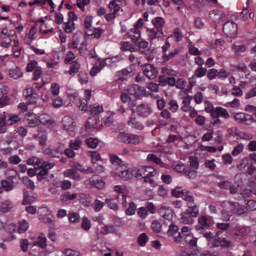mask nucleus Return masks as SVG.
<instances>
[{
  "label": "nucleus",
  "instance_id": "nucleus-41",
  "mask_svg": "<svg viewBox=\"0 0 256 256\" xmlns=\"http://www.w3.org/2000/svg\"><path fill=\"white\" fill-rule=\"evenodd\" d=\"M68 220L71 223H78L80 220V216L78 213L76 212H70L68 214Z\"/></svg>",
  "mask_w": 256,
  "mask_h": 256
},
{
  "label": "nucleus",
  "instance_id": "nucleus-47",
  "mask_svg": "<svg viewBox=\"0 0 256 256\" xmlns=\"http://www.w3.org/2000/svg\"><path fill=\"white\" fill-rule=\"evenodd\" d=\"M108 6L110 10L115 14H116L120 9V6L116 3V0H112L110 2Z\"/></svg>",
  "mask_w": 256,
  "mask_h": 256
},
{
  "label": "nucleus",
  "instance_id": "nucleus-49",
  "mask_svg": "<svg viewBox=\"0 0 256 256\" xmlns=\"http://www.w3.org/2000/svg\"><path fill=\"white\" fill-rule=\"evenodd\" d=\"M114 226L113 225H106L102 228L100 233L106 235L108 233L114 232Z\"/></svg>",
  "mask_w": 256,
  "mask_h": 256
},
{
  "label": "nucleus",
  "instance_id": "nucleus-17",
  "mask_svg": "<svg viewBox=\"0 0 256 256\" xmlns=\"http://www.w3.org/2000/svg\"><path fill=\"white\" fill-rule=\"evenodd\" d=\"M219 246L224 248H229L232 247V244L230 241L224 238L219 240L218 238L216 242L212 244L211 247H217Z\"/></svg>",
  "mask_w": 256,
  "mask_h": 256
},
{
  "label": "nucleus",
  "instance_id": "nucleus-40",
  "mask_svg": "<svg viewBox=\"0 0 256 256\" xmlns=\"http://www.w3.org/2000/svg\"><path fill=\"white\" fill-rule=\"evenodd\" d=\"M28 227V223L26 220H22L18 222V232L19 233H23L27 230Z\"/></svg>",
  "mask_w": 256,
  "mask_h": 256
},
{
  "label": "nucleus",
  "instance_id": "nucleus-61",
  "mask_svg": "<svg viewBox=\"0 0 256 256\" xmlns=\"http://www.w3.org/2000/svg\"><path fill=\"white\" fill-rule=\"evenodd\" d=\"M110 162L114 165H120L122 163V160L117 156L114 154H109Z\"/></svg>",
  "mask_w": 256,
  "mask_h": 256
},
{
  "label": "nucleus",
  "instance_id": "nucleus-57",
  "mask_svg": "<svg viewBox=\"0 0 256 256\" xmlns=\"http://www.w3.org/2000/svg\"><path fill=\"white\" fill-rule=\"evenodd\" d=\"M90 110L92 114L97 115L103 112V107L102 106H96L95 104L90 106Z\"/></svg>",
  "mask_w": 256,
  "mask_h": 256
},
{
  "label": "nucleus",
  "instance_id": "nucleus-13",
  "mask_svg": "<svg viewBox=\"0 0 256 256\" xmlns=\"http://www.w3.org/2000/svg\"><path fill=\"white\" fill-rule=\"evenodd\" d=\"M62 126L66 130H72L76 126V122L69 116H65L62 120Z\"/></svg>",
  "mask_w": 256,
  "mask_h": 256
},
{
  "label": "nucleus",
  "instance_id": "nucleus-6",
  "mask_svg": "<svg viewBox=\"0 0 256 256\" xmlns=\"http://www.w3.org/2000/svg\"><path fill=\"white\" fill-rule=\"evenodd\" d=\"M143 73L150 80L155 79L158 74V70L153 65L144 64L142 66Z\"/></svg>",
  "mask_w": 256,
  "mask_h": 256
},
{
  "label": "nucleus",
  "instance_id": "nucleus-20",
  "mask_svg": "<svg viewBox=\"0 0 256 256\" xmlns=\"http://www.w3.org/2000/svg\"><path fill=\"white\" fill-rule=\"evenodd\" d=\"M36 32V26L31 28L29 32L26 34L24 39L25 44L30 45L32 42L34 40V36Z\"/></svg>",
  "mask_w": 256,
  "mask_h": 256
},
{
  "label": "nucleus",
  "instance_id": "nucleus-53",
  "mask_svg": "<svg viewBox=\"0 0 256 256\" xmlns=\"http://www.w3.org/2000/svg\"><path fill=\"white\" fill-rule=\"evenodd\" d=\"M130 134H120L118 136V140L120 142L130 144Z\"/></svg>",
  "mask_w": 256,
  "mask_h": 256
},
{
  "label": "nucleus",
  "instance_id": "nucleus-12",
  "mask_svg": "<svg viewBox=\"0 0 256 256\" xmlns=\"http://www.w3.org/2000/svg\"><path fill=\"white\" fill-rule=\"evenodd\" d=\"M220 116L227 119L230 118V114L225 108L221 107H216L214 111L212 112V117L213 118H218Z\"/></svg>",
  "mask_w": 256,
  "mask_h": 256
},
{
  "label": "nucleus",
  "instance_id": "nucleus-55",
  "mask_svg": "<svg viewBox=\"0 0 256 256\" xmlns=\"http://www.w3.org/2000/svg\"><path fill=\"white\" fill-rule=\"evenodd\" d=\"M76 194H70V192H68L64 194H62L60 196V200L62 201H67L68 200H73L77 198Z\"/></svg>",
  "mask_w": 256,
  "mask_h": 256
},
{
  "label": "nucleus",
  "instance_id": "nucleus-11",
  "mask_svg": "<svg viewBox=\"0 0 256 256\" xmlns=\"http://www.w3.org/2000/svg\"><path fill=\"white\" fill-rule=\"evenodd\" d=\"M158 213L160 216L168 220H170L173 217V211L169 207L162 206L158 209Z\"/></svg>",
  "mask_w": 256,
  "mask_h": 256
},
{
  "label": "nucleus",
  "instance_id": "nucleus-18",
  "mask_svg": "<svg viewBox=\"0 0 256 256\" xmlns=\"http://www.w3.org/2000/svg\"><path fill=\"white\" fill-rule=\"evenodd\" d=\"M13 208V204L10 200H5L0 204V211L2 212H10Z\"/></svg>",
  "mask_w": 256,
  "mask_h": 256
},
{
  "label": "nucleus",
  "instance_id": "nucleus-62",
  "mask_svg": "<svg viewBox=\"0 0 256 256\" xmlns=\"http://www.w3.org/2000/svg\"><path fill=\"white\" fill-rule=\"evenodd\" d=\"M146 86L152 92H156L158 91V84L156 83L153 82H146Z\"/></svg>",
  "mask_w": 256,
  "mask_h": 256
},
{
  "label": "nucleus",
  "instance_id": "nucleus-64",
  "mask_svg": "<svg viewBox=\"0 0 256 256\" xmlns=\"http://www.w3.org/2000/svg\"><path fill=\"white\" fill-rule=\"evenodd\" d=\"M184 174L188 176L190 179H194L197 176V172L196 171V170H191L187 168L185 171Z\"/></svg>",
  "mask_w": 256,
  "mask_h": 256
},
{
  "label": "nucleus",
  "instance_id": "nucleus-31",
  "mask_svg": "<svg viewBox=\"0 0 256 256\" xmlns=\"http://www.w3.org/2000/svg\"><path fill=\"white\" fill-rule=\"evenodd\" d=\"M186 212H188L192 218L196 217L198 214V209L196 206L194 205V204H188V208Z\"/></svg>",
  "mask_w": 256,
  "mask_h": 256
},
{
  "label": "nucleus",
  "instance_id": "nucleus-34",
  "mask_svg": "<svg viewBox=\"0 0 256 256\" xmlns=\"http://www.w3.org/2000/svg\"><path fill=\"white\" fill-rule=\"evenodd\" d=\"M152 22L156 28L162 30L165 21L162 17H156L153 19Z\"/></svg>",
  "mask_w": 256,
  "mask_h": 256
},
{
  "label": "nucleus",
  "instance_id": "nucleus-26",
  "mask_svg": "<svg viewBox=\"0 0 256 256\" xmlns=\"http://www.w3.org/2000/svg\"><path fill=\"white\" fill-rule=\"evenodd\" d=\"M12 180H3L0 182V184L2 188L6 192L12 190L14 188Z\"/></svg>",
  "mask_w": 256,
  "mask_h": 256
},
{
  "label": "nucleus",
  "instance_id": "nucleus-48",
  "mask_svg": "<svg viewBox=\"0 0 256 256\" xmlns=\"http://www.w3.org/2000/svg\"><path fill=\"white\" fill-rule=\"evenodd\" d=\"M249 158L248 157H244L240 160L237 164V168L240 170H243L249 165Z\"/></svg>",
  "mask_w": 256,
  "mask_h": 256
},
{
  "label": "nucleus",
  "instance_id": "nucleus-59",
  "mask_svg": "<svg viewBox=\"0 0 256 256\" xmlns=\"http://www.w3.org/2000/svg\"><path fill=\"white\" fill-rule=\"evenodd\" d=\"M173 36L176 41L180 42L183 38V34L179 28H176L173 31Z\"/></svg>",
  "mask_w": 256,
  "mask_h": 256
},
{
  "label": "nucleus",
  "instance_id": "nucleus-24",
  "mask_svg": "<svg viewBox=\"0 0 256 256\" xmlns=\"http://www.w3.org/2000/svg\"><path fill=\"white\" fill-rule=\"evenodd\" d=\"M192 100V97L188 95H186L183 98L182 106H181V110L182 111L185 112H188V110H190V108H192V106H190Z\"/></svg>",
  "mask_w": 256,
  "mask_h": 256
},
{
  "label": "nucleus",
  "instance_id": "nucleus-28",
  "mask_svg": "<svg viewBox=\"0 0 256 256\" xmlns=\"http://www.w3.org/2000/svg\"><path fill=\"white\" fill-rule=\"evenodd\" d=\"M82 142V140L78 138L70 140L69 142V147L73 150H78L80 148Z\"/></svg>",
  "mask_w": 256,
  "mask_h": 256
},
{
  "label": "nucleus",
  "instance_id": "nucleus-54",
  "mask_svg": "<svg viewBox=\"0 0 256 256\" xmlns=\"http://www.w3.org/2000/svg\"><path fill=\"white\" fill-rule=\"evenodd\" d=\"M88 154L91 156L92 162L93 164L101 159L100 154L96 151H89Z\"/></svg>",
  "mask_w": 256,
  "mask_h": 256
},
{
  "label": "nucleus",
  "instance_id": "nucleus-9",
  "mask_svg": "<svg viewBox=\"0 0 256 256\" xmlns=\"http://www.w3.org/2000/svg\"><path fill=\"white\" fill-rule=\"evenodd\" d=\"M130 95L134 96L136 98H140L144 95L145 89L136 84L130 86L127 90Z\"/></svg>",
  "mask_w": 256,
  "mask_h": 256
},
{
  "label": "nucleus",
  "instance_id": "nucleus-23",
  "mask_svg": "<svg viewBox=\"0 0 256 256\" xmlns=\"http://www.w3.org/2000/svg\"><path fill=\"white\" fill-rule=\"evenodd\" d=\"M43 162V160L38 157L34 156L27 160V164L29 165H34L37 168H40Z\"/></svg>",
  "mask_w": 256,
  "mask_h": 256
},
{
  "label": "nucleus",
  "instance_id": "nucleus-46",
  "mask_svg": "<svg viewBox=\"0 0 256 256\" xmlns=\"http://www.w3.org/2000/svg\"><path fill=\"white\" fill-rule=\"evenodd\" d=\"M64 31L68 34H70L74 30V24L72 20H68L64 24Z\"/></svg>",
  "mask_w": 256,
  "mask_h": 256
},
{
  "label": "nucleus",
  "instance_id": "nucleus-29",
  "mask_svg": "<svg viewBox=\"0 0 256 256\" xmlns=\"http://www.w3.org/2000/svg\"><path fill=\"white\" fill-rule=\"evenodd\" d=\"M228 206V208L232 213H238V214H242L240 204L236 202H228L227 203Z\"/></svg>",
  "mask_w": 256,
  "mask_h": 256
},
{
  "label": "nucleus",
  "instance_id": "nucleus-45",
  "mask_svg": "<svg viewBox=\"0 0 256 256\" xmlns=\"http://www.w3.org/2000/svg\"><path fill=\"white\" fill-rule=\"evenodd\" d=\"M17 172L13 168L8 169L5 172V175L8 180H13L17 176Z\"/></svg>",
  "mask_w": 256,
  "mask_h": 256
},
{
  "label": "nucleus",
  "instance_id": "nucleus-25",
  "mask_svg": "<svg viewBox=\"0 0 256 256\" xmlns=\"http://www.w3.org/2000/svg\"><path fill=\"white\" fill-rule=\"evenodd\" d=\"M132 172L133 170L132 168H128L120 171L118 175L122 178L127 180L132 178Z\"/></svg>",
  "mask_w": 256,
  "mask_h": 256
},
{
  "label": "nucleus",
  "instance_id": "nucleus-22",
  "mask_svg": "<svg viewBox=\"0 0 256 256\" xmlns=\"http://www.w3.org/2000/svg\"><path fill=\"white\" fill-rule=\"evenodd\" d=\"M118 196L114 198H106L105 200L106 204L111 210H116L118 209L119 206L118 204Z\"/></svg>",
  "mask_w": 256,
  "mask_h": 256
},
{
  "label": "nucleus",
  "instance_id": "nucleus-42",
  "mask_svg": "<svg viewBox=\"0 0 256 256\" xmlns=\"http://www.w3.org/2000/svg\"><path fill=\"white\" fill-rule=\"evenodd\" d=\"M143 140L142 136L130 134V144H137L142 142Z\"/></svg>",
  "mask_w": 256,
  "mask_h": 256
},
{
  "label": "nucleus",
  "instance_id": "nucleus-50",
  "mask_svg": "<svg viewBox=\"0 0 256 256\" xmlns=\"http://www.w3.org/2000/svg\"><path fill=\"white\" fill-rule=\"evenodd\" d=\"M154 176V172H148V174H146V176H144V178L146 182L150 183L152 186L154 187L156 186V184L153 179L150 178V176Z\"/></svg>",
  "mask_w": 256,
  "mask_h": 256
},
{
  "label": "nucleus",
  "instance_id": "nucleus-7",
  "mask_svg": "<svg viewBox=\"0 0 256 256\" xmlns=\"http://www.w3.org/2000/svg\"><path fill=\"white\" fill-rule=\"evenodd\" d=\"M210 18L216 23L224 22L226 20L224 12L218 10H215L210 12Z\"/></svg>",
  "mask_w": 256,
  "mask_h": 256
},
{
  "label": "nucleus",
  "instance_id": "nucleus-51",
  "mask_svg": "<svg viewBox=\"0 0 256 256\" xmlns=\"http://www.w3.org/2000/svg\"><path fill=\"white\" fill-rule=\"evenodd\" d=\"M20 120V118L16 114H10L8 116L7 122L8 125H12L14 123L18 122Z\"/></svg>",
  "mask_w": 256,
  "mask_h": 256
},
{
  "label": "nucleus",
  "instance_id": "nucleus-36",
  "mask_svg": "<svg viewBox=\"0 0 256 256\" xmlns=\"http://www.w3.org/2000/svg\"><path fill=\"white\" fill-rule=\"evenodd\" d=\"M46 3L48 4L52 8H54L55 5L52 0H34V1L29 2L28 4L30 6H32L36 4L42 5Z\"/></svg>",
  "mask_w": 256,
  "mask_h": 256
},
{
  "label": "nucleus",
  "instance_id": "nucleus-30",
  "mask_svg": "<svg viewBox=\"0 0 256 256\" xmlns=\"http://www.w3.org/2000/svg\"><path fill=\"white\" fill-rule=\"evenodd\" d=\"M248 229L245 227L239 228L234 235L235 239L240 240L242 237L246 236L248 234Z\"/></svg>",
  "mask_w": 256,
  "mask_h": 256
},
{
  "label": "nucleus",
  "instance_id": "nucleus-43",
  "mask_svg": "<svg viewBox=\"0 0 256 256\" xmlns=\"http://www.w3.org/2000/svg\"><path fill=\"white\" fill-rule=\"evenodd\" d=\"M90 30L86 32V33L88 36H93L94 38H98L104 32V30L102 28H94V32L92 33H89Z\"/></svg>",
  "mask_w": 256,
  "mask_h": 256
},
{
  "label": "nucleus",
  "instance_id": "nucleus-44",
  "mask_svg": "<svg viewBox=\"0 0 256 256\" xmlns=\"http://www.w3.org/2000/svg\"><path fill=\"white\" fill-rule=\"evenodd\" d=\"M172 167L174 169L178 172H184L185 173V171L186 170V166L183 163L178 162L177 164H173Z\"/></svg>",
  "mask_w": 256,
  "mask_h": 256
},
{
  "label": "nucleus",
  "instance_id": "nucleus-35",
  "mask_svg": "<svg viewBox=\"0 0 256 256\" xmlns=\"http://www.w3.org/2000/svg\"><path fill=\"white\" fill-rule=\"evenodd\" d=\"M80 64L76 61L72 62L70 64V69L68 72H66L65 73L68 72L71 76H74V74L78 72V70L80 69Z\"/></svg>",
  "mask_w": 256,
  "mask_h": 256
},
{
  "label": "nucleus",
  "instance_id": "nucleus-2",
  "mask_svg": "<svg viewBox=\"0 0 256 256\" xmlns=\"http://www.w3.org/2000/svg\"><path fill=\"white\" fill-rule=\"evenodd\" d=\"M214 224L212 217L206 216H200L198 218V224L196 229L199 233H202L204 230L212 226Z\"/></svg>",
  "mask_w": 256,
  "mask_h": 256
},
{
  "label": "nucleus",
  "instance_id": "nucleus-52",
  "mask_svg": "<svg viewBox=\"0 0 256 256\" xmlns=\"http://www.w3.org/2000/svg\"><path fill=\"white\" fill-rule=\"evenodd\" d=\"M188 164V166H190L192 168L197 170L198 168V162L196 158L190 156Z\"/></svg>",
  "mask_w": 256,
  "mask_h": 256
},
{
  "label": "nucleus",
  "instance_id": "nucleus-27",
  "mask_svg": "<svg viewBox=\"0 0 256 256\" xmlns=\"http://www.w3.org/2000/svg\"><path fill=\"white\" fill-rule=\"evenodd\" d=\"M34 138H38L40 145L44 146L46 145L47 140V134L46 132H40L38 134L34 135Z\"/></svg>",
  "mask_w": 256,
  "mask_h": 256
},
{
  "label": "nucleus",
  "instance_id": "nucleus-63",
  "mask_svg": "<svg viewBox=\"0 0 256 256\" xmlns=\"http://www.w3.org/2000/svg\"><path fill=\"white\" fill-rule=\"evenodd\" d=\"M63 254L65 256H82L80 252L70 248L65 250Z\"/></svg>",
  "mask_w": 256,
  "mask_h": 256
},
{
  "label": "nucleus",
  "instance_id": "nucleus-39",
  "mask_svg": "<svg viewBox=\"0 0 256 256\" xmlns=\"http://www.w3.org/2000/svg\"><path fill=\"white\" fill-rule=\"evenodd\" d=\"M205 229L204 230V232L202 233H200V234H203L204 236L208 240V244L211 246V244L212 243L216 242L217 240L218 236H212V234L210 232H205Z\"/></svg>",
  "mask_w": 256,
  "mask_h": 256
},
{
  "label": "nucleus",
  "instance_id": "nucleus-4",
  "mask_svg": "<svg viewBox=\"0 0 256 256\" xmlns=\"http://www.w3.org/2000/svg\"><path fill=\"white\" fill-rule=\"evenodd\" d=\"M135 112L140 117L146 118L152 112V109L150 104L142 103L136 106Z\"/></svg>",
  "mask_w": 256,
  "mask_h": 256
},
{
  "label": "nucleus",
  "instance_id": "nucleus-56",
  "mask_svg": "<svg viewBox=\"0 0 256 256\" xmlns=\"http://www.w3.org/2000/svg\"><path fill=\"white\" fill-rule=\"evenodd\" d=\"M86 143L88 147L92 148H95L98 145V140L96 138H89L86 140Z\"/></svg>",
  "mask_w": 256,
  "mask_h": 256
},
{
  "label": "nucleus",
  "instance_id": "nucleus-10",
  "mask_svg": "<svg viewBox=\"0 0 256 256\" xmlns=\"http://www.w3.org/2000/svg\"><path fill=\"white\" fill-rule=\"evenodd\" d=\"M132 114L130 118V120L128 121V124L132 128H134L137 130H142L144 126L142 124L136 120V118L134 115L135 112V110H132Z\"/></svg>",
  "mask_w": 256,
  "mask_h": 256
},
{
  "label": "nucleus",
  "instance_id": "nucleus-33",
  "mask_svg": "<svg viewBox=\"0 0 256 256\" xmlns=\"http://www.w3.org/2000/svg\"><path fill=\"white\" fill-rule=\"evenodd\" d=\"M46 238L43 233H40L38 236V240L34 242V245H38L41 248H44L46 246Z\"/></svg>",
  "mask_w": 256,
  "mask_h": 256
},
{
  "label": "nucleus",
  "instance_id": "nucleus-32",
  "mask_svg": "<svg viewBox=\"0 0 256 256\" xmlns=\"http://www.w3.org/2000/svg\"><path fill=\"white\" fill-rule=\"evenodd\" d=\"M180 222L184 224H192L194 222L192 217L186 212L182 214Z\"/></svg>",
  "mask_w": 256,
  "mask_h": 256
},
{
  "label": "nucleus",
  "instance_id": "nucleus-1",
  "mask_svg": "<svg viewBox=\"0 0 256 256\" xmlns=\"http://www.w3.org/2000/svg\"><path fill=\"white\" fill-rule=\"evenodd\" d=\"M234 118L238 123L245 125L248 126L253 122H256V114L238 112L234 115Z\"/></svg>",
  "mask_w": 256,
  "mask_h": 256
},
{
  "label": "nucleus",
  "instance_id": "nucleus-21",
  "mask_svg": "<svg viewBox=\"0 0 256 256\" xmlns=\"http://www.w3.org/2000/svg\"><path fill=\"white\" fill-rule=\"evenodd\" d=\"M128 35L134 42H136L140 38V33L138 28H132L128 32Z\"/></svg>",
  "mask_w": 256,
  "mask_h": 256
},
{
  "label": "nucleus",
  "instance_id": "nucleus-58",
  "mask_svg": "<svg viewBox=\"0 0 256 256\" xmlns=\"http://www.w3.org/2000/svg\"><path fill=\"white\" fill-rule=\"evenodd\" d=\"M148 240V237L145 233L141 234L138 238V244L141 246H145Z\"/></svg>",
  "mask_w": 256,
  "mask_h": 256
},
{
  "label": "nucleus",
  "instance_id": "nucleus-38",
  "mask_svg": "<svg viewBox=\"0 0 256 256\" xmlns=\"http://www.w3.org/2000/svg\"><path fill=\"white\" fill-rule=\"evenodd\" d=\"M152 168L150 166H142L137 170L136 176L137 177H138L139 176H141L142 175H145V176H146V174H148V172H151L150 170H152Z\"/></svg>",
  "mask_w": 256,
  "mask_h": 256
},
{
  "label": "nucleus",
  "instance_id": "nucleus-3",
  "mask_svg": "<svg viewBox=\"0 0 256 256\" xmlns=\"http://www.w3.org/2000/svg\"><path fill=\"white\" fill-rule=\"evenodd\" d=\"M178 226L174 224H171L168 227L167 231V234L168 236L172 237L173 240L177 243L180 244L182 242V238L181 234L178 232Z\"/></svg>",
  "mask_w": 256,
  "mask_h": 256
},
{
  "label": "nucleus",
  "instance_id": "nucleus-37",
  "mask_svg": "<svg viewBox=\"0 0 256 256\" xmlns=\"http://www.w3.org/2000/svg\"><path fill=\"white\" fill-rule=\"evenodd\" d=\"M179 53V51L176 49L174 51L170 52L168 54H163L162 56V58L164 62H166L173 58H174L176 54Z\"/></svg>",
  "mask_w": 256,
  "mask_h": 256
},
{
  "label": "nucleus",
  "instance_id": "nucleus-60",
  "mask_svg": "<svg viewBox=\"0 0 256 256\" xmlns=\"http://www.w3.org/2000/svg\"><path fill=\"white\" fill-rule=\"evenodd\" d=\"M232 48L233 50H234L235 54L238 56L239 52H244L246 50V47L244 45H236L234 44Z\"/></svg>",
  "mask_w": 256,
  "mask_h": 256
},
{
  "label": "nucleus",
  "instance_id": "nucleus-15",
  "mask_svg": "<svg viewBox=\"0 0 256 256\" xmlns=\"http://www.w3.org/2000/svg\"><path fill=\"white\" fill-rule=\"evenodd\" d=\"M64 177L69 178L76 181H79L81 178L77 172L74 169H67L64 172Z\"/></svg>",
  "mask_w": 256,
  "mask_h": 256
},
{
  "label": "nucleus",
  "instance_id": "nucleus-14",
  "mask_svg": "<svg viewBox=\"0 0 256 256\" xmlns=\"http://www.w3.org/2000/svg\"><path fill=\"white\" fill-rule=\"evenodd\" d=\"M149 38L153 40L164 36L162 30L157 28H149L147 30Z\"/></svg>",
  "mask_w": 256,
  "mask_h": 256
},
{
  "label": "nucleus",
  "instance_id": "nucleus-8",
  "mask_svg": "<svg viewBox=\"0 0 256 256\" xmlns=\"http://www.w3.org/2000/svg\"><path fill=\"white\" fill-rule=\"evenodd\" d=\"M237 26L232 22H227L223 26V31L226 36L233 37L236 35Z\"/></svg>",
  "mask_w": 256,
  "mask_h": 256
},
{
  "label": "nucleus",
  "instance_id": "nucleus-19",
  "mask_svg": "<svg viewBox=\"0 0 256 256\" xmlns=\"http://www.w3.org/2000/svg\"><path fill=\"white\" fill-rule=\"evenodd\" d=\"M95 176H92L88 180L85 181V182L88 184H90L98 188H102L104 186V182L102 180H98L94 179Z\"/></svg>",
  "mask_w": 256,
  "mask_h": 256
},
{
  "label": "nucleus",
  "instance_id": "nucleus-5",
  "mask_svg": "<svg viewBox=\"0 0 256 256\" xmlns=\"http://www.w3.org/2000/svg\"><path fill=\"white\" fill-rule=\"evenodd\" d=\"M64 144H60L57 147L50 148H46L44 152L51 158H59L60 156L64 154Z\"/></svg>",
  "mask_w": 256,
  "mask_h": 256
},
{
  "label": "nucleus",
  "instance_id": "nucleus-16",
  "mask_svg": "<svg viewBox=\"0 0 256 256\" xmlns=\"http://www.w3.org/2000/svg\"><path fill=\"white\" fill-rule=\"evenodd\" d=\"M40 122L44 125L49 126L55 123L54 120L48 114H42L38 116Z\"/></svg>",
  "mask_w": 256,
  "mask_h": 256
}]
</instances>
